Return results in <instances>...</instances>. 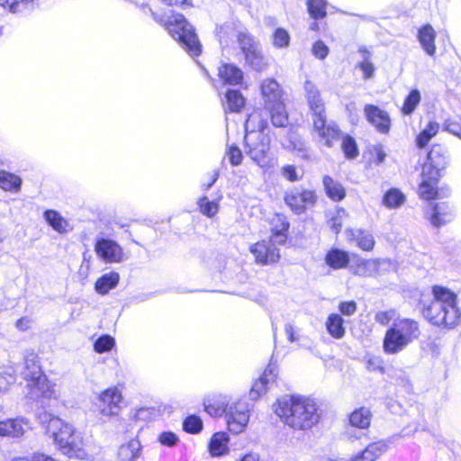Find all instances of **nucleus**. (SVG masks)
Masks as SVG:
<instances>
[{"label":"nucleus","instance_id":"33","mask_svg":"<svg viewBox=\"0 0 461 461\" xmlns=\"http://www.w3.org/2000/svg\"><path fill=\"white\" fill-rule=\"evenodd\" d=\"M140 451V443L137 439H131L120 447L118 457L120 461H135Z\"/></svg>","mask_w":461,"mask_h":461},{"label":"nucleus","instance_id":"38","mask_svg":"<svg viewBox=\"0 0 461 461\" xmlns=\"http://www.w3.org/2000/svg\"><path fill=\"white\" fill-rule=\"evenodd\" d=\"M405 201L404 194L397 188L389 189L383 197V204L388 209L399 208Z\"/></svg>","mask_w":461,"mask_h":461},{"label":"nucleus","instance_id":"30","mask_svg":"<svg viewBox=\"0 0 461 461\" xmlns=\"http://www.w3.org/2000/svg\"><path fill=\"white\" fill-rule=\"evenodd\" d=\"M325 262L332 269H341L348 265L349 256L345 250L332 249L326 254Z\"/></svg>","mask_w":461,"mask_h":461},{"label":"nucleus","instance_id":"59","mask_svg":"<svg viewBox=\"0 0 461 461\" xmlns=\"http://www.w3.org/2000/svg\"><path fill=\"white\" fill-rule=\"evenodd\" d=\"M444 130L457 137L461 134V126L455 122L447 121L444 123Z\"/></svg>","mask_w":461,"mask_h":461},{"label":"nucleus","instance_id":"13","mask_svg":"<svg viewBox=\"0 0 461 461\" xmlns=\"http://www.w3.org/2000/svg\"><path fill=\"white\" fill-rule=\"evenodd\" d=\"M95 251L97 257L106 263H120L124 257L122 248L116 241L108 238L97 239Z\"/></svg>","mask_w":461,"mask_h":461},{"label":"nucleus","instance_id":"15","mask_svg":"<svg viewBox=\"0 0 461 461\" xmlns=\"http://www.w3.org/2000/svg\"><path fill=\"white\" fill-rule=\"evenodd\" d=\"M277 377V368L275 365H269L262 375L255 381L250 391L249 398L253 401H257L261 395L265 394L272 385Z\"/></svg>","mask_w":461,"mask_h":461},{"label":"nucleus","instance_id":"21","mask_svg":"<svg viewBox=\"0 0 461 461\" xmlns=\"http://www.w3.org/2000/svg\"><path fill=\"white\" fill-rule=\"evenodd\" d=\"M387 450V444L375 441L368 444L365 449L352 456L348 461H375Z\"/></svg>","mask_w":461,"mask_h":461},{"label":"nucleus","instance_id":"11","mask_svg":"<svg viewBox=\"0 0 461 461\" xmlns=\"http://www.w3.org/2000/svg\"><path fill=\"white\" fill-rule=\"evenodd\" d=\"M122 402V390L117 386H111L98 394L95 404L102 416L112 418L120 413Z\"/></svg>","mask_w":461,"mask_h":461},{"label":"nucleus","instance_id":"62","mask_svg":"<svg viewBox=\"0 0 461 461\" xmlns=\"http://www.w3.org/2000/svg\"><path fill=\"white\" fill-rule=\"evenodd\" d=\"M367 369L371 371L382 370L380 360L378 358H369L366 362Z\"/></svg>","mask_w":461,"mask_h":461},{"label":"nucleus","instance_id":"51","mask_svg":"<svg viewBox=\"0 0 461 461\" xmlns=\"http://www.w3.org/2000/svg\"><path fill=\"white\" fill-rule=\"evenodd\" d=\"M342 149L348 158H354L357 156V147L355 140L350 136H346L342 141Z\"/></svg>","mask_w":461,"mask_h":461},{"label":"nucleus","instance_id":"14","mask_svg":"<svg viewBox=\"0 0 461 461\" xmlns=\"http://www.w3.org/2000/svg\"><path fill=\"white\" fill-rule=\"evenodd\" d=\"M346 240L363 251H372L375 240L372 232L363 228H348L345 230Z\"/></svg>","mask_w":461,"mask_h":461},{"label":"nucleus","instance_id":"36","mask_svg":"<svg viewBox=\"0 0 461 461\" xmlns=\"http://www.w3.org/2000/svg\"><path fill=\"white\" fill-rule=\"evenodd\" d=\"M358 53L361 56V61L358 62L357 67L363 72L364 79H370L374 76L375 66L371 61V53L364 46L359 47Z\"/></svg>","mask_w":461,"mask_h":461},{"label":"nucleus","instance_id":"53","mask_svg":"<svg viewBox=\"0 0 461 461\" xmlns=\"http://www.w3.org/2000/svg\"><path fill=\"white\" fill-rule=\"evenodd\" d=\"M226 156L232 166H239L242 162V152L237 146H230L226 151Z\"/></svg>","mask_w":461,"mask_h":461},{"label":"nucleus","instance_id":"48","mask_svg":"<svg viewBox=\"0 0 461 461\" xmlns=\"http://www.w3.org/2000/svg\"><path fill=\"white\" fill-rule=\"evenodd\" d=\"M183 427L186 432L195 434L202 430L203 421L200 417L190 415L185 419Z\"/></svg>","mask_w":461,"mask_h":461},{"label":"nucleus","instance_id":"60","mask_svg":"<svg viewBox=\"0 0 461 461\" xmlns=\"http://www.w3.org/2000/svg\"><path fill=\"white\" fill-rule=\"evenodd\" d=\"M373 152L375 157V163L376 165L382 164L386 158V154H385L384 150L383 149V147L381 145L375 146L373 149Z\"/></svg>","mask_w":461,"mask_h":461},{"label":"nucleus","instance_id":"10","mask_svg":"<svg viewBox=\"0 0 461 461\" xmlns=\"http://www.w3.org/2000/svg\"><path fill=\"white\" fill-rule=\"evenodd\" d=\"M439 177V169L433 164V151H430L421 168L420 183L418 189L420 198L432 200L438 197L437 185Z\"/></svg>","mask_w":461,"mask_h":461},{"label":"nucleus","instance_id":"27","mask_svg":"<svg viewBox=\"0 0 461 461\" xmlns=\"http://www.w3.org/2000/svg\"><path fill=\"white\" fill-rule=\"evenodd\" d=\"M229 436L225 432L214 433L209 443V452L212 456H221L229 452Z\"/></svg>","mask_w":461,"mask_h":461},{"label":"nucleus","instance_id":"52","mask_svg":"<svg viewBox=\"0 0 461 461\" xmlns=\"http://www.w3.org/2000/svg\"><path fill=\"white\" fill-rule=\"evenodd\" d=\"M281 173H282V176L291 181V182H295V181H298L302 178L303 176V172L302 171H298L296 169V167L293 165H285L282 167L281 169Z\"/></svg>","mask_w":461,"mask_h":461},{"label":"nucleus","instance_id":"46","mask_svg":"<svg viewBox=\"0 0 461 461\" xmlns=\"http://www.w3.org/2000/svg\"><path fill=\"white\" fill-rule=\"evenodd\" d=\"M286 204L296 213L300 214L303 212L306 208L304 203H303L302 199H300L296 191H293L286 194L285 198Z\"/></svg>","mask_w":461,"mask_h":461},{"label":"nucleus","instance_id":"45","mask_svg":"<svg viewBox=\"0 0 461 461\" xmlns=\"http://www.w3.org/2000/svg\"><path fill=\"white\" fill-rule=\"evenodd\" d=\"M348 217V212L343 208H337L332 217L329 221L330 228L339 233L342 228L344 220Z\"/></svg>","mask_w":461,"mask_h":461},{"label":"nucleus","instance_id":"55","mask_svg":"<svg viewBox=\"0 0 461 461\" xmlns=\"http://www.w3.org/2000/svg\"><path fill=\"white\" fill-rule=\"evenodd\" d=\"M298 194L300 199H302L303 203H304L305 208L309 206H312L316 202V194L313 191L311 190H295Z\"/></svg>","mask_w":461,"mask_h":461},{"label":"nucleus","instance_id":"54","mask_svg":"<svg viewBox=\"0 0 461 461\" xmlns=\"http://www.w3.org/2000/svg\"><path fill=\"white\" fill-rule=\"evenodd\" d=\"M396 314L394 310L378 312L375 314V321L382 325H387L391 321L397 319Z\"/></svg>","mask_w":461,"mask_h":461},{"label":"nucleus","instance_id":"63","mask_svg":"<svg viewBox=\"0 0 461 461\" xmlns=\"http://www.w3.org/2000/svg\"><path fill=\"white\" fill-rule=\"evenodd\" d=\"M163 3H165L167 5H190V3L188 0H161Z\"/></svg>","mask_w":461,"mask_h":461},{"label":"nucleus","instance_id":"2","mask_svg":"<svg viewBox=\"0 0 461 461\" xmlns=\"http://www.w3.org/2000/svg\"><path fill=\"white\" fill-rule=\"evenodd\" d=\"M432 298L421 301V313L432 325L452 329L460 321V311L457 307L456 294L448 288L434 285Z\"/></svg>","mask_w":461,"mask_h":461},{"label":"nucleus","instance_id":"44","mask_svg":"<svg viewBox=\"0 0 461 461\" xmlns=\"http://www.w3.org/2000/svg\"><path fill=\"white\" fill-rule=\"evenodd\" d=\"M198 206L200 212L207 217H213L219 212V204L214 201H210L206 196L199 199Z\"/></svg>","mask_w":461,"mask_h":461},{"label":"nucleus","instance_id":"34","mask_svg":"<svg viewBox=\"0 0 461 461\" xmlns=\"http://www.w3.org/2000/svg\"><path fill=\"white\" fill-rule=\"evenodd\" d=\"M20 176L5 170L0 171V188L6 192L18 193L21 190Z\"/></svg>","mask_w":461,"mask_h":461},{"label":"nucleus","instance_id":"25","mask_svg":"<svg viewBox=\"0 0 461 461\" xmlns=\"http://www.w3.org/2000/svg\"><path fill=\"white\" fill-rule=\"evenodd\" d=\"M43 217L47 223L59 234L67 233L72 230L68 221L55 210H46Z\"/></svg>","mask_w":461,"mask_h":461},{"label":"nucleus","instance_id":"61","mask_svg":"<svg viewBox=\"0 0 461 461\" xmlns=\"http://www.w3.org/2000/svg\"><path fill=\"white\" fill-rule=\"evenodd\" d=\"M285 335L287 336V339L290 342H294L297 340L298 338L296 336L295 330L292 324L288 323L285 325Z\"/></svg>","mask_w":461,"mask_h":461},{"label":"nucleus","instance_id":"3","mask_svg":"<svg viewBox=\"0 0 461 461\" xmlns=\"http://www.w3.org/2000/svg\"><path fill=\"white\" fill-rule=\"evenodd\" d=\"M153 19L163 25L173 39L177 41L182 48L191 56H198L202 51V45L193 26L181 14L172 13L168 16L160 15L149 9Z\"/></svg>","mask_w":461,"mask_h":461},{"label":"nucleus","instance_id":"31","mask_svg":"<svg viewBox=\"0 0 461 461\" xmlns=\"http://www.w3.org/2000/svg\"><path fill=\"white\" fill-rule=\"evenodd\" d=\"M322 183L326 194L332 201L339 202L345 198L346 190L339 181L334 180L330 176H324Z\"/></svg>","mask_w":461,"mask_h":461},{"label":"nucleus","instance_id":"64","mask_svg":"<svg viewBox=\"0 0 461 461\" xmlns=\"http://www.w3.org/2000/svg\"><path fill=\"white\" fill-rule=\"evenodd\" d=\"M241 461H258V457L254 454H247L243 456Z\"/></svg>","mask_w":461,"mask_h":461},{"label":"nucleus","instance_id":"22","mask_svg":"<svg viewBox=\"0 0 461 461\" xmlns=\"http://www.w3.org/2000/svg\"><path fill=\"white\" fill-rule=\"evenodd\" d=\"M264 109L275 127H286L288 125V113L283 101L267 104L264 106Z\"/></svg>","mask_w":461,"mask_h":461},{"label":"nucleus","instance_id":"12","mask_svg":"<svg viewBox=\"0 0 461 461\" xmlns=\"http://www.w3.org/2000/svg\"><path fill=\"white\" fill-rule=\"evenodd\" d=\"M251 407L240 401L230 404L225 415L228 429L234 434L243 432L249 423Z\"/></svg>","mask_w":461,"mask_h":461},{"label":"nucleus","instance_id":"16","mask_svg":"<svg viewBox=\"0 0 461 461\" xmlns=\"http://www.w3.org/2000/svg\"><path fill=\"white\" fill-rule=\"evenodd\" d=\"M384 262L382 258L365 259L357 255L353 256L350 270L354 275L370 277L376 275L381 264Z\"/></svg>","mask_w":461,"mask_h":461},{"label":"nucleus","instance_id":"8","mask_svg":"<svg viewBox=\"0 0 461 461\" xmlns=\"http://www.w3.org/2000/svg\"><path fill=\"white\" fill-rule=\"evenodd\" d=\"M22 375L35 397L41 396L49 399L59 397V393L56 389V384L50 382L43 374L34 354L25 357Z\"/></svg>","mask_w":461,"mask_h":461},{"label":"nucleus","instance_id":"35","mask_svg":"<svg viewBox=\"0 0 461 461\" xmlns=\"http://www.w3.org/2000/svg\"><path fill=\"white\" fill-rule=\"evenodd\" d=\"M264 111H255L249 115L246 123L245 130L246 133L261 131L267 127V120L263 116Z\"/></svg>","mask_w":461,"mask_h":461},{"label":"nucleus","instance_id":"56","mask_svg":"<svg viewBox=\"0 0 461 461\" xmlns=\"http://www.w3.org/2000/svg\"><path fill=\"white\" fill-rule=\"evenodd\" d=\"M158 440L163 446L173 447L178 442V437L173 432L165 431L159 435Z\"/></svg>","mask_w":461,"mask_h":461},{"label":"nucleus","instance_id":"40","mask_svg":"<svg viewBox=\"0 0 461 461\" xmlns=\"http://www.w3.org/2000/svg\"><path fill=\"white\" fill-rule=\"evenodd\" d=\"M245 58L249 66L257 71H261L267 66L259 47L247 52V54H245Z\"/></svg>","mask_w":461,"mask_h":461},{"label":"nucleus","instance_id":"50","mask_svg":"<svg viewBox=\"0 0 461 461\" xmlns=\"http://www.w3.org/2000/svg\"><path fill=\"white\" fill-rule=\"evenodd\" d=\"M273 44L276 48H286L290 42L288 32L283 28H277L272 37Z\"/></svg>","mask_w":461,"mask_h":461},{"label":"nucleus","instance_id":"7","mask_svg":"<svg viewBox=\"0 0 461 461\" xmlns=\"http://www.w3.org/2000/svg\"><path fill=\"white\" fill-rule=\"evenodd\" d=\"M420 335V324L414 319L397 318L386 330L383 348L386 354L394 355L404 350Z\"/></svg>","mask_w":461,"mask_h":461},{"label":"nucleus","instance_id":"37","mask_svg":"<svg viewBox=\"0 0 461 461\" xmlns=\"http://www.w3.org/2000/svg\"><path fill=\"white\" fill-rule=\"evenodd\" d=\"M225 110L238 113L245 105V98L237 90H229L225 95V102L223 103Z\"/></svg>","mask_w":461,"mask_h":461},{"label":"nucleus","instance_id":"39","mask_svg":"<svg viewBox=\"0 0 461 461\" xmlns=\"http://www.w3.org/2000/svg\"><path fill=\"white\" fill-rule=\"evenodd\" d=\"M439 124L437 122H429L416 138V144L420 149L425 148L430 140L438 132Z\"/></svg>","mask_w":461,"mask_h":461},{"label":"nucleus","instance_id":"24","mask_svg":"<svg viewBox=\"0 0 461 461\" xmlns=\"http://www.w3.org/2000/svg\"><path fill=\"white\" fill-rule=\"evenodd\" d=\"M218 76L225 85H240L243 79V72L232 64H222L219 68Z\"/></svg>","mask_w":461,"mask_h":461},{"label":"nucleus","instance_id":"26","mask_svg":"<svg viewBox=\"0 0 461 461\" xmlns=\"http://www.w3.org/2000/svg\"><path fill=\"white\" fill-rule=\"evenodd\" d=\"M436 32L430 24H426L418 32V40L422 49L429 56H433L436 52Z\"/></svg>","mask_w":461,"mask_h":461},{"label":"nucleus","instance_id":"41","mask_svg":"<svg viewBox=\"0 0 461 461\" xmlns=\"http://www.w3.org/2000/svg\"><path fill=\"white\" fill-rule=\"evenodd\" d=\"M34 0H0V5L11 13L26 11L32 6Z\"/></svg>","mask_w":461,"mask_h":461},{"label":"nucleus","instance_id":"28","mask_svg":"<svg viewBox=\"0 0 461 461\" xmlns=\"http://www.w3.org/2000/svg\"><path fill=\"white\" fill-rule=\"evenodd\" d=\"M120 281V275L117 272H109L101 276L95 284V290L101 295L107 294L114 289Z\"/></svg>","mask_w":461,"mask_h":461},{"label":"nucleus","instance_id":"23","mask_svg":"<svg viewBox=\"0 0 461 461\" xmlns=\"http://www.w3.org/2000/svg\"><path fill=\"white\" fill-rule=\"evenodd\" d=\"M260 89L264 99V106L283 101L281 86L275 79H265Z\"/></svg>","mask_w":461,"mask_h":461},{"label":"nucleus","instance_id":"5","mask_svg":"<svg viewBox=\"0 0 461 461\" xmlns=\"http://www.w3.org/2000/svg\"><path fill=\"white\" fill-rule=\"evenodd\" d=\"M47 433L53 438L55 445L70 457H84V439L80 432L69 423L59 417H51L46 428Z\"/></svg>","mask_w":461,"mask_h":461},{"label":"nucleus","instance_id":"6","mask_svg":"<svg viewBox=\"0 0 461 461\" xmlns=\"http://www.w3.org/2000/svg\"><path fill=\"white\" fill-rule=\"evenodd\" d=\"M272 236L269 241L262 240L250 246L249 251L255 257L257 264L266 266L276 263L280 258L279 250L275 244H283L286 240L289 223L282 214H276L272 220Z\"/></svg>","mask_w":461,"mask_h":461},{"label":"nucleus","instance_id":"1","mask_svg":"<svg viewBox=\"0 0 461 461\" xmlns=\"http://www.w3.org/2000/svg\"><path fill=\"white\" fill-rule=\"evenodd\" d=\"M275 413L294 429L306 430L320 420L316 402L310 398L285 395L273 405Z\"/></svg>","mask_w":461,"mask_h":461},{"label":"nucleus","instance_id":"32","mask_svg":"<svg viewBox=\"0 0 461 461\" xmlns=\"http://www.w3.org/2000/svg\"><path fill=\"white\" fill-rule=\"evenodd\" d=\"M372 413L368 408L360 407L349 415L351 426L358 429H366L371 423Z\"/></svg>","mask_w":461,"mask_h":461},{"label":"nucleus","instance_id":"47","mask_svg":"<svg viewBox=\"0 0 461 461\" xmlns=\"http://www.w3.org/2000/svg\"><path fill=\"white\" fill-rule=\"evenodd\" d=\"M114 345L115 340L113 337L109 335H103L95 340L94 344V348L95 352L101 354L110 351Z\"/></svg>","mask_w":461,"mask_h":461},{"label":"nucleus","instance_id":"4","mask_svg":"<svg viewBox=\"0 0 461 461\" xmlns=\"http://www.w3.org/2000/svg\"><path fill=\"white\" fill-rule=\"evenodd\" d=\"M304 90L312 114L314 131L326 146L331 147L339 138V130L334 122H326L324 103L315 85L307 80L304 83Z\"/></svg>","mask_w":461,"mask_h":461},{"label":"nucleus","instance_id":"19","mask_svg":"<svg viewBox=\"0 0 461 461\" xmlns=\"http://www.w3.org/2000/svg\"><path fill=\"white\" fill-rule=\"evenodd\" d=\"M29 429L28 421L23 418L0 420V437L18 438Z\"/></svg>","mask_w":461,"mask_h":461},{"label":"nucleus","instance_id":"20","mask_svg":"<svg viewBox=\"0 0 461 461\" xmlns=\"http://www.w3.org/2000/svg\"><path fill=\"white\" fill-rule=\"evenodd\" d=\"M204 411L212 417L226 415L229 408V398L223 394H212L203 401Z\"/></svg>","mask_w":461,"mask_h":461},{"label":"nucleus","instance_id":"43","mask_svg":"<svg viewBox=\"0 0 461 461\" xmlns=\"http://www.w3.org/2000/svg\"><path fill=\"white\" fill-rule=\"evenodd\" d=\"M327 2L325 0H308L307 7L310 15L314 19H321L326 16Z\"/></svg>","mask_w":461,"mask_h":461},{"label":"nucleus","instance_id":"9","mask_svg":"<svg viewBox=\"0 0 461 461\" xmlns=\"http://www.w3.org/2000/svg\"><path fill=\"white\" fill-rule=\"evenodd\" d=\"M245 153L262 169L274 166V158L270 152V138L261 131L246 133Z\"/></svg>","mask_w":461,"mask_h":461},{"label":"nucleus","instance_id":"57","mask_svg":"<svg viewBox=\"0 0 461 461\" xmlns=\"http://www.w3.org/2000/svg\"><path fill=\"white\" fill-rule=\"evenodd\" d=\"M338 308L342 315L352 316L357 312V303L354 301L341 302Z\"/></svg>","mask_w":461,"mask_h":461},{"label":"nucleus","instance_id":"58","mask_svg":"<svg viewBox=\"0 0 461 461\" xmlns=\"http://www.w3.org/2000/svg\"><path fill=\"white\" fill-rule=\"evenodd\" d=\"M312 54L320 59H324L329 54V48L322 41H316L312 46Z\"/></svg>","mask_w":461,"mask_h":461},{"label":"nucleus","instance_id":"42","mask_svg":"<svg viewBox=\"0 0 461 461\" xmlns=\"http://www.w3.org/2000/svg\"><path fill=\"white\" fill-rule=\"evenodd\" d=\"M421 99L420 93L417 89L411 90L405 98L402 112L403 114H411L414 112Z\"/></svg>","mask_w":461,"mask_h":461},{"label":"nucleus","instance_id":"29","mask_svg":"<svg viewBox=\"0 0 461 461\" xmlns=\"http://www.w3.org/2000/svg\"><path fill=\"white\" fill-rule=\"evenodd\" d=\"M328 333L335 339H341L346 334L344 319L339 313H330L325 321Z\"/></svg>","mask_w":461,"mask_h":461},{"label":"nucleus","instance_id":"49","mask_svg":"<svg viewBox=\"0 0 461 461\" xmlns=\"http://www.w3.org/2000/svg\"><path fill=\"white\" fill-rule=\"evenodd\" d=\"M238 42L244 55L247 54V52L251 51L253 49L259 47L258 42H256L247 32L239 33Z\"/></svg>","mask_w":461,"mask_h":461},{"label":"nucleus","instance_id":"17","mask_svg":"<svg viewBox=\"0 0 461 461\" xmlns=\"http://www.w3.org/2000/svg\"><path fill=\"white\" fill-rule=\"evenodd\" d=\"M365 114L367 121L380 132L388 133L391 128L389 114L373 104L365 106Z\"/></svg>","mask_w":461,"mask_h":461},{"label":"nucleus","instance_id":"18","mask_svg":"<svg viewBox=\"0 0 461 461\" xmlns=\"http://www.w3.org/2000/svg\"><path fill=\"white\" fill-rule=\"evenodd\" d=\"M426 213L430 223L437 227L449 222L454 215L452 207L446 202L429 204Z\"/></svg>","mask_w":461,"mask_h":461}]
</instances>
